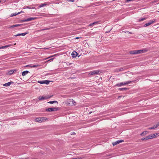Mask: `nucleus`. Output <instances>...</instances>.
<instances>
[{"label":"nucleus","mask_w":159,"mask_h":159,"mask_svg":"<svg viewBox=\"0 0 159 159\" xmlns=\"http://www.w3.org/2000/svg\"><path fill=\"white\" fill-rule=\"evenodd\" d=\"M76 104L75 101L72 99H69L66 101V104L70 106H75Z\"/></svg>","instance_id":"nucleus-1"},{"label":"nucleus","mask_w":159,"mask_h":159,"mask_svg":"<svg viewBox=\"0 0 159 159\" xmlns=\"http://www.w3.org/2000/svg\"><path fill=\"white\" fill-rule=\"evenodd\" d=\"M47 120V118L45 117L37 118L35 119L36 122L41 123L43 121H45Z\"/></svg>","instance_id":"nucleus-2"},{"label":"nucleus","mask_w":159,"mask_h":159,"mask_svg":"<svg viewBox=\"0 0 159 159\" xmlns=\"http://www.w3.org/2000/svg\"><path fill=\"white\" fill-rule=\"evenodd\" d=\"M101 73V71L100 70H96L92 71L90 72L89 73V75H96L98 74Z\"/></svg>","instance_id":"nucleus-3"},{"label":"nucleus","mask_w":159,"mask_h":159,"mask_svg":"<svg viewBox=\"0 0 159 159\" xmlns=\"http://www.w3.org/2000/svg\"><path fill=\"white\" fill-rule=\"evenodd\" d=\"M58 108L57 107H53L46 109V111H55L58 110Z\"/></svg>","instance_id":"nucleus-4"},{"label":"nucleus","mask_w":159,"mask_h":159,"mask_svg":"<svg viewBox=\"0 0 159 159\" xmlns=\"http://www.w3.org/2000/svg\"><path fill=\"white\" fill-rule=\"evenodd\" d=\"M52 95L51 96H40L38 98V99L39 100H44L46 99H48L49 98H51Z\"/></svg>","instance_id":"nucleus-5"},{"label":"nucleus","mask_w":159,"mask_h":159,"mask_svg":"<svg viewBox=\"0 0 159 159\" xmlns=\"http://www.w3.org/2000/svg\"><path fill=\"white\" fill-rule=\"evenodd\" d=\"M131 82V81H127L125 82H122L119 84H118L116 85L117 86H123V85H125L126 84H129Z\"/></svg>","instance_id":"nucleus-6"},{"label":"nucleus","mask_w":159,"mask_h":159,"mask_svg":"<svg viewBox=\"0 0 159 159\" xmlns=\"http://www.w3.org/2000/svg\"><path fill=\"white\" fill-rule=\"evenodd\" d=\"M123 142H124V140H119L116 142H113L112 143V144L113 145V146H115Z\"/></svg>","instance_id":"nucleus-7"},{"label":"nucleus","mask_w":159,"mask_h":159,"mask_svg":"<svg viewBox=\"0 0 159 159\" xmlns=\"http://www.w3.org/2000/svg\"><path fill=\"white\" fill-rule=\"evenodd\" d=\"M35 19V18H33V17L29 18L26 19H25V20H23V22H27V21H31V20H34Z\"/></svg>","instance_id":"nucleus-8"},{"label":"nucleus","mask_w":159,"mask_h":159,"mask_svg":"<svg viewBox=\"0 0 159 159\" xmlns=\"http://www.w3.org/2000/svg\"><path fill=\"white\" fill-rule=\"evenodd\" d=\"M157 134V133L151 134L149 135H148L149 137H148V138H149L150 139H152L155 137L156 136V135Z\"/></svg>","instance_id":"nucleus-9"},{"label":"nucleus","mask_w":159,"mask_h":159,"mask_svg":"<svg viewBox=\"0 0 159 159\" xmlns=\"http://www.w3.org/2000/svg\"><path fill=\"white\" fill-rule=\"evenodd\" d=\"M77 53L75 51L73 52L71 54L72 56L73 57H76L77 56Z\"/></svg>","instance_id":"nucleus-10"},{"label":"nucleus","mask_w":159,"mask_h":159,"mask_svg":"<svg viewBox=\"0 0 159 159\" xmlns=\"http://www.w3.org/2000/svg\"><path fill=\"white\" fill-rule=\"evenodd\" d=\"M154 22V21H151L150 22H148V23H146L144 25V27H147L148 26L150 25H151Z\"/></svg>","instance_id":"nucleus-11"},{"label":"nucleus","mask_w":159,"mask_h":159,"mask_svg":"<svg viewBox=\"0 0 159 159\" xmlns=\"http://www.w3.org/2000/svg\"><path fill=\"white\" fill-rule=\"evenodd\" d=\"M16 71V70H10L9 71L7 72V74L8 75H11L15 71Z\"/></svg>","instance_id":"nucleus-12"},{"label":"nucleus","mask_w":159,"mask_h":159,"mask_svg":"<svg viewBox=\"0 0 159 159\" xmlns=\"http://www.w3.org/2000/svg\"><path fill=\"white\" fill-rule=\"evenodd\" d=\"M39 65H27L26 66H29L31 68L37 67H39Z\"/></svg>","instance_id":"nucleus-13"},{"label":"nucleus","mask_w":159,"mask_h":159,"mask_svg":"<svg viewBox=\"0 0 159 159\" xmlns=\"http://www.w3.org/2000/svg\"><path fill=\"white\" fill-rule=\"evenodd\" d=\"M137 54L141 53H143L145 52V50H137Z\"/></svg>","instance_id":"nucleus-14"},{"label":"nucleus","mask_w":159,"mask_h":159,"mask_svg":"<svg viewBox=\"0 0 159 159\" xmlns=\"http://www.w3.org/2000/svg\"><path fill=\"white\" fill-rule=\"evenodd\" d=\"M12 46V45L11 44L7 45H6L5 46H2L1 47V48H2V49H4V48H6L10 47L11 46Z\"/></svg>","instance_id":"nucleus-15"},{"label":"nucleus","mask_w":159,"mask_h":159,"mask_svg":"<svg viewBox=\"0 0 159 159\" xmlns=\"http://www.w3.org/2000/svg\"><path fill=\"white\" fill-rule=\"evenodd\" d=\"M129 53L130 54H137V50H133V51H131L129 52Z\"/></svg>","instance_id":"nucleus-16"},{"label":"nucleus","mask_w":159,"mask_h":159,"mask_svg":"<svg viewBox=\"0 0 159 159\" xmlns=\"http://www.w3.org/2000/svg\"><path fill=\"white\" fill-rule=\"evenodd\" d=\"M148 133V131H145L142 132L141 134L140 135L142 136H143L144 135H146Z\"/></svg>","instance_id":"nucleus-17"},{"label":"nucleus","mask_w":159,"mask_h":159,"mask_svg":"<svg viewBox=\"0 0 159 159\" xmlns=\"http://www.w3.org/2000/svg\"><path fill=\"white\" fill-rule=\"evenodd\" d=\"M29 72L28 71H25L22 72V75L23 76H25L28 73H29Z\"/></svg>","instance_id":"nucleus-18"},{"label":"nucleus","mask_w":159,"mask_h":159,"mask_svg":"<svg viewBox=\"0 0 159 159\" xmlns=\"http://www.w3.org/2000/svg\"><path fill=\"white\" fill-rule=\"evenodd\" d=\"M12 83V82H9L7 83L4 84L3 85L4 86H10L11 83Z\"/></svg>","instance_id":"nucleus-19"},{"label":"nucleus","mask_w":159,"mask_h":159,"mask_svg":"<svg viewBox=\"0 0 159 159\" xmlns=\"http://www.w3.org/2000/svg\"><path fill=\"white\" fill-rule=\"evenodd\" d=\"M47 5V4L46 3H43L40 5H39L38 7L39 8H41L44 6H46Z\"/></svg>","instance_id":"nucleus-20"},{"label":"nucleus","mask_w":159,"mask_h":159,"mask_svg":"<svg viewBox=\"0 0 159 159\" xmlns=\"http://www.w3.org/2000/svg\"><path fill=\"white\" fill-rule=\"evenodd\" d=\"M20 14V13H18V12L17 13H12L11 14L10 16L12 17L13 16H16V15H18Z\"/></svg>","instance_id":"nucleus-21"},{"label":"nucleus","mask_w":159,"mask_h":159,"mask_svg":"<svg viewBox=\"0 0 159 159\" xmlns=\"http://www.w3.org/2000/svg\"><path fill=\"white\" fill-rule=\"evenodd\" d=\"M148 137H149V136H148L144 138H142L141 139L143 141L145 140H147V139H150L149 138H148Z\"/></svg>","instance_id":"nucleus-22"},{"label":"nucleus","mask_w":159,"mask_h":159,"mask_svg":"<svg viewBox=\"0 0 159 159\" xmlns=\"http://www.w3.org/2000/svg\"><path fill=\"white\" fill-rule=\"evenodd\" d=\"M58 103L56 101H50L48 102V103H50V104H53L54 103Z\"/></svg>","instance_id":"nucleus-23"},{"label":"nucleus","mask_w":159,"mask_h":159,"mask_svg":"<svg viewBox=\"0 0 159 159\" xmlns=\"http://www.w3.org/2000/svg\"><path fill=\"white\" fill-rule=\"evenodd\" d=\"M157 127V126H156V125H154L153 127H150L148 128L149 129H154Z\"/></svg>","instance_id":"nucleus-24"},{"label":"nucleus","mask_w":159,"mask_h":159,"mask_svg":"<svg viewBox=\"0 0 159 159\" xmlns=\"http://www.w3.org/2000/svg\"><path fill=\"white\" fill-rule=\"evenodd\" d=\"M51 81L48 80H44V84H48Z\"/></svg>","instance_id":"nucleus-25"},{"label":"nucleus","mask_w":159,"mask_h":159,"mask_svg":"<svg viewBox=\"0 0 159 159\" xmlns=\"http://www.w3.org/2000/svg\"><path fill=\"white\" fill-rule=\"evenodd\" d=\"M37 82L41 84H44V80L38 81Z\"/></svg>","instance_id":"nucleus-26"},{"label":"nucleus","mask_w":159,"mask_h":159,"mask_svg":"<svg viewBox=\"0 0 159 159\" xmlns=\"http://www.w3.org/2000/svg\"><path fill=\"white\" fill-rule=\"evenodd\" d=\"M50 29V28L43 29H42V30H40L39 31H43V30H49Z\"/></svg>","instance_id":"nucleus-27"},{"label":"nucleus","mask_w":159,"mask_h":159,"mask_svg":"<svg viewBox=\"0 0 159 159\" xmlns=\"http://www.w3.org/2000/svg\"><path fill=\"white\" fill-rule=\"evenodd\" d=\"M28 34V33H23L20 34V35L25 36V35L26 34Z\"/></svg>","instance_id":"nucleus-28"},{"label":"nucleus","mask_w":159,"mask_h":159,"mask_svg":"<svg viewBox=\"0 0 159 159\" xmlns=\"http://www.w3.org/2000/svg\"><path fill=\"white\" fill-rule=\"evenodd\" d=\"M26 8H27L30 9H34V7H30L28 6H27Z\"/></svg>","instance_id":"nucleus-29"},{"label":"nucleus","mask_w":159,"mask_h":159,"mask_svg":"<svg viewBox=\"0 0 159 159\" xmlns=\"http://www.w3.org/2000/svg\"><path fill=\"white\" fill-rule=\"evenodd\" d=\"M145 20V18H142V19H140L139 20V21H143L144 20Z\"/></svg>","instance_id":"nucleus-30"},{"label":"nucleus","mask_w":159,"mask_h":159,"mask_svg":"<svg viewBox=\"0 0 159 159\" xmlns=\"http://www.w3.org/2000/svg\"><path fill=\"white\" fill-rule=\"evenodd\" d=\"M94 24H94V22H93V23H91L90 24H89V26H92V25H94Z\"/></svg>","instance_id":"nucleus-31"},{"label":"nucleus","mask_w":159,"mask_h":159,"mask_svg":"<svg viewBox=\"0 0 159 159\" xmlns=\"http://www.w3.org/2000/svg\"><path fill=\"white\" fill-rule=\"evenodd\" d=\"M20 34H16V35H14V36H20Z\"/></svg>","instance_id":"nucleus-32"},{"label":"nucleus","mask_w":159,"mask_h":159,"mask_svg":"<svg viewBox=\"0 0 159 159\" xmlns=\"http://www.w3.org/2000/svg\"><path fill=\"white\" fill-rule=\"evenodd\" d=\"M134 0H126V2H130L131 1H134Z\"/></svg>","instance_id":"nucleus-33"},{"label":"nucleus","mask_w":159,"mask_h":159,"mask_svg":"<svg viewBox=\"0 0 159 159\" xmlns=\"http://www.w3.org/2000/svg\"><path fill=\"white\" fill-rule=\"evenodd\" d=\"M127 89L126 88H122L120 89H121V90H124V89Z\"/></svg>","instance_id":"nucleus-34"},{"label":"nucleus","mask_w":159,"mask_h":159,"mask_svg":"<svg viewBox=\"0 0 159 159\" xmlns=\"http://www.w3.org/2000/svg\"><path fill=\"white\" fill-rule=\"evenodd\" d=\"M20 25H14V26H15V27H17V26H18Z\"/></svg>","instance_id":"nucleus-35"},{"label":"nucleus","mask_w":159,"mask_h":159,"mask_svg":"<svg viewBox=\"0 0 159 159\" xmlns=\"http://www.w3.org/2000/svg\"><path fill=\"white\" fill-rule=\"evenodd\" d=\"M53 59V58L49 60H48V61H52Z\"/></svg>","instance_id":"nucleus-36"},{"label":"nucleus","mask_w":159,"mask_h":159,"mask_svg":"<svg viewBox=\"0 0 159 159\" xmlns=\"http://www.w3.org/2000/svg\"><path fill=\"white\" fill-rule=\"evenodd\" d=\"M24 12L23 11H21L20 12H19L18 13H20V14L22 13H24Z\"/></svg>","instance_id":"nucleus-37"},{"label":"nucleus","mask_w":159,"mask_h":159,"mask_svg":"<svg viewBox=\"0 0 159 159\" xmlns=\"http://www.w3.org/2000/svg\"><path fill=\"white\" fill-rule=\"evenodd\" d=\"M156 126H157V127L159 125V122H158L157 124L156 125Z\"/></svg>","instance_id":"nucleus-38"},{"label":"nucleus","mask_w":159,"mask_h":159,"mask_svg":"<svg viewBox=\"0 0 159 159\" xmlns=\"http://www.w3.org/2000/svg\"><path fill=\"white\" fill-rule=\"evenodd\" d=\"M15 27V26H14V25H13L11 26L10 27V28H13V27Z\"/></svg>","instance_id":"nucleus-39"},{"label":"nucleus","mask_w":159,"mask_h":159,"mask_svg":"<svg viewBox=\"0 0 159 159\" xmlns=\"http://www.w3.org/2000/svg\"><path fill=\"white\" fill-rule=\"evenodd\" d=\"M94 23L95 24H97L98 23V21L95 22H94Z\"/></svg>","instance_id":"nucleus-40"},{"label":"nucleus","mask_w":159,"mask_h":159,"mask_svg":"<svg viewBox=\"0 0 159 159\" xmlns=\"http://www.w3.org/2000/svg\"><path fill=\"white\" fill-rule=\"evenodd\" d=\"M79 38H79V37H76V38H75V39H79Z\"/></svg>","instance_id":"nucleus-41"},{"label":"nucleus","mask_w":159,"mask_h":159,"mask_svg":"<svg viewBox=\"0 0 159 159\" xmlns=\"http://www.w3.org/2000/svg\"><path fill=\"white\" fill-rule=\"evenodd\" d=\"M122 69H123L122 68L120 69V70H122Z\"/></svg>","instance_id":"nucleus-42"},{"label":"nucleus","mask_w":159,"mask_h":159,"mask_svg":"<svg viewBox=\"0 0 159 159\" xmlns=\"http://www.w3.org/2000/svg\"><path fill=\"white\" fill-rule=\"evenodd\" d=\"M74 0H71V1L72 2H73Z\"/></svg>","instance_id":"nucleus-43"},{"label":"nucleus","mask_w":159,"mask_h":159,"mask_svg":"<svg viewBox=\"0 0 159 159\" xmlns=\"http://www.w3.org/2000/svg\"><path fill=\"white\" fill-rule=\"evenodd\" d=\"M72 134H74L75 133L74 132L72 133Z\"/></svg>","instance_id":"nucleus-44"},{"label":"nucleus","mask_w":159,"mask_h":159,"mask_svg":"<svg viewBox=\"0 0 159 159\" xmlns=\"http://www.w3.org/2000/svg\"><path fill=\"white\" fill-rule=\"evenodd\" d=\"M2 49V48H1V47H0V49Z\"/></svg>","instance_id":"nucleus-45"},{"label":"nucleus","mask_w":159,"mask_h":159,"mask_svg":"<svg viewBox=\"0 0 159 159\" xmlns=\"http://www.w3.org/2000/svg\"><path fill=\"white\" fill-rule=\"evenodd\" d=\"M158 12H159V11H158Z\"/></svg>","instance_id":"nucleus-46"},{"label":"nucleus","mask_w":159,"mask_h":159,"mask_svg":"<svg viewBox=\"0 0 159 159\" xmlns=\"http://www.w3.org/2000/svg\"><path fill=\"white\" fill-rule=\"evenodd\" d=\"M1 2V1H0V2Z\"/></svg>","instance_id":"nucleus-47"}]
</instances>
